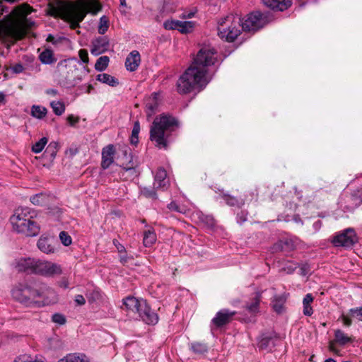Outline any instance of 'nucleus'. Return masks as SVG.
<instances>
[{
	"label": "nucleus",
	"instance_id": "obj_1",
	"mask_svg": "<svg viewBox=\"0 0 362 362\" xmlns=\"http://www.w3.org/2000/svg\"><path fill=\"white\" fill-rule=\"evenodd\" d=\"M217 62V52L210 45L202 47L197 52L191 66L180 76L177 81V90L187 94L202 88L211 80L209 67Z\"/></svg>",
	"mask_w": 362,
	"mask_h": 362
},
{
	"label": "nucleus",
	"instance_id": "obj_2",
	"mask_svg": "<svg viewBox=\"0 0 362 362\" xmlns=\"http://www.w3.org/2000/svg\"><path fill=\"white\" fill-rule=\"evenodd\" d=\"M11 295L27 307H41L57 300L54 289L42 281L20 283L12 289Z\"/></svg>",
	"mask_w": 362,
	"mask_h": 362
},
{
	"label": "nucleus",
	"instance_id": "obj_3",
	"mask_svg": "<svg viewBox=\"0 0 362 362\" xmlns=\"http://www.w3.org/2000/svg\"><path fill=\"white\" fill-rule=\"evenodd\" d=\"M265 24V20L260 12L251 13L245 20L239 17L228 16L220 20L218 27V34L222 39L228 42L234 41L240 33L239 26L245 31H257Z\"/></svg>",
	"mask_w": 362,
	"mask_h": 362
},
{
	"label": "nucleus",
	"instance_id": "obj_4",
	"mask_svg": "<svg viewBox=\"0 0 362 362\" xmlns=\"http://www.w3.org/2000/svg\"><path fill=\"white\" fill-rule=\"evenodd\" d=\"M100 9V6L98 2L92 1L86 5L82 0H77L75 3L59 1L56 6H52V15L60 16L69 22L72 29L79 27V23L88 11L95 14Z\"/></svg>",
	"mask_w": 362,
	"mask_h": 362
},
{
	"label": "nucleus",
	"instance_id": "obj_5",
	"mask_svg": "<svg viewBox=\"0 0 362 362\" xmlns=\"http://www.w3.org/2000/svg\"><path fill=\"white\" fill-rule=\"evenodd\" d=\"M178 125L177 120L171 115H162L156 117L150 129V139L159 148H167L169 132Z\"/></svg>",
	"mask_w": 362,
	"mask_h": 362
},
{
	"label": "nucleus",
	"instance_id": "obj_6",
	"mask_svg": "<svg viewBox=\"0 0 362 362\" xmlns=\"http://www.w3.org/2000/svg\"><path fill=\"white\" fill-rule=\"evenodd\" d=\"M122 305L129 314H134L136 319L141 320L147 325H155L158 321V315L152 311L147 301L143 298L129 296L122 300Z\"/></svg>",
	"mask_w": 362,
	"mask_h": 362
},
{
	"label": "nucleus",
	"instance_id": "obj_7",
	"mask_svg": "<svg viewBox=\"0 0 362 362\" xmlns=\"http://www.w3.org/2000/svg\"><path fill=\"white\" fill-rule=\"evenodd\" d=\"M28 208L18 209L11 217L10 221L13 229L18 233L25 236L34 237L39 234L40 228L32 219Z\"/></svg>",
	"mask_w": 362,
	"mask_h": 362
},
{
	"label": "nucleus",
	"instance_id": "obj_8",
	"mask_svg": "<svg viewBox=\"0 0 362 362\" xmlns=\"http://www.w3.org/2000/svg\"><path fill=\"white\" fill-rule=\"evenodd\" d=\"M36 275L54 278L63 274L62 266L56 262L38 259Z\"/></svg>",
	"mask_w": 362,
	"mask_h": 362
},
{
	"label": "nucleus",
	"instance_id": "obj_9",
	"mask_svg": "<svg viewBox=\"0 0 362 362\" xmlns=\"http://www.w3.org/2000/svg\"><path fill=\"white\" fill-rule=\"evenodd\" d=\"M38 259L33 257H21L15 262V268L19 272L27 274H35Z\"/></svg>",
	"mask_w": 362,
	"mask_h": 362
},
{
	"label": "nucleus",
	"instance_id": "obj_10",
	"mask_svg": "<svg viewBox=\"0 0 362 362\" xmlns=\"http://www.w3.org/2000/svg\"><path fill=\"white\" fill-rule=\"evenodd\" d=\"M2 32L6 37L15 40L22 39L26 34L24 25L18 22L7 24L3 28Z\"/></svg>",
	"mask_w": 362,
	"mask_h": 362
},
{
	"label": "nucleus",
	"instance_id": "obj_11",
	"mask_svg": "<svg viewBox=\"0 0 362 362\" xmlns=\"http://www.w3.org/2000/svg\"><path fill=\"white\" fill-rule=\"evenodd\" d=\"M357 242V237L353 228H347L342 233L334 237L335 246L351 247Z\"/></svg>",
	"mask_w": 362,
	"mask_h": 362
},
{
	"label": "nucleus",
	"instance_id": "obj_12",
	"mask_svg": "<svg viewBox=\"0 0 362 362\" xmlns=\"http://www.w3.org/2000/svg\"><path fill=\"white\" fill-rule=\"evenodd\" d=\"M279 335L274 332L262 333L259 339L258 346L260 349L271 351L275 346Z\"/></svg>",
	"mask_w": 362,
	"mask_h": 362
},
{
	"label": "nucleus",
	"instance_id": "obj_13",
	"mask_svg": "<svg viewBox=\"0 0 362 362\" xmlns=\"http://www.w3.org/2000/svg\"><path fill=\"white\" fill-rule=\"evenodd\" d=\"M235 313L236 312L231 311L228 309H222L216 314L211 322L216 327H221L229 323Z\"/></svg>",
	"mask_w": 362,
	"mask_h": 362
},
{
	"label": "nucleus",
	"instance_id": "obj_14",
	"mask_svg": "<svg viewBox=\"0 0 362 362\" xmlns=\"http://www.w3.org/2000/svg\"><path fill=\"white\" fill-rule=\"evenodd\" d=\"M109 47V40L107 37H98L92 41L90 53L95 56L105 52Z\"/></svg>",
	"mask_w": 362,
	"mask_h": 362
},
{
	"label": "nucleus",
	"instance_id": "obj_15",
	"mask_svg": "<svg viewBox=\"0 0 362 362\" xmlns=\"http://www.w3.org/2000/svg\"><path fill=\"white\" fill-rule=\"evenodd\" d=\"M38 249L45 254H53L55 252L54 240L51 236L42 235L37 243Z\"/></svg>",
	"mask_w": 362,
	"mask_h": 362
},
{
	"label": "nucleus",
	"instance_id": "obj_16",
	"mask_svg": "<svg viewBox=\"0 0 362 362\" xmlns=\"http://www.w3.org/2000/svg\"><path fill=\"white\" fill-rule=\"evenodd\" d=\"M115 154V148L112 144H109L103 148L101 167L103 169L108 168L112 164Z\"/></svg>",
	"mask_w": 362,
	"mask_h": 362
},
{
	"label": "nucleus",
	"instance_id": "obj_17",
	"mask_svg": "<svg viewBox=\"0 0 362 362\" xmlns=\"http://www.w3.org/2000/svg\"><path fill=\"white\" fill-rule=\"evenodd\" d=\"M169 185L167 179V173L163 168H160L156 173L154 179V188L157 189H165Z\"/></svg>",
	"mask_w": 362,
	"mask_h": 362
},
{
	"label": "nucleus",
	"instance_id": "obj_18",
	"mask_svg": "<svg viewBox=\"0 0 362 362\" xmlns=\"http://www.w3.org/2000/svg\"><path fill=\"white\" fill-rule=\"evenodd\" d=\"M137 164L131 158L129 163L122 168L120 172L121 177L124 180H132L138 175Z\"/></svg>",
	"mask_w": 362,
	"mask_h": 362
},
{
	"label": "nucleus",
	"instance_id": "obj_19",
	"mask_svg": "<svg viewBox=\"0 0 362 362\" xmlns=\"http://www.w3.org/2000/svg\"><path fill=\"white\" fill-rule=\"evenodd\" d=\"M264 4L272 10L284 11L291 6L292 0H262Z\"/></svg>",
	"mask_w": 362,
	"mask_h": 362
},
{
	"label": "nucleus",
	"instance_id": "obj_20",
	"mask_svg": "<svg viewBox=\"0 0 362 362\" xmlns=\"http://www.w3.org/2000/svg\"><path fill=\"white\" fill-rule=\"evenodd\" d=\"M141 62L139 52L134 50L127 57L125 66L129 71H134L137 69Z\"/></svg>",
	"mask_w": 362,
	"mask_h": 362
},
{
	"label": "nucleus",
	"instance_id": "obj_21",
	"mask_svg": "<svg viewBox=\"0 0 362 362\" xmlns=\"http://www.w3.org/2000/svg\"><path fill=\"white\" fill-rule=\"evenodd\" d=\"M286 300V296L285 294L274 296L272 300V305L274 310L277 313H283Z\"/></svg>",
	"mask_w": 362,
	"mask_h": 362
},
{
	"label": "nucleus",
	"instance_id": "obj_22",
	"mask_svg": "<svg viewBox=\"0 0 362 362\" xmlns=\"http://www.w3.org/2000/svg\"><path fill=\"white\" fill-rule=\"evenodd\" d=\"M221 197L225 201L226 204L230 206L240 208L245 204V199L231 196L226 193H222Z\"/></svg>",
	"mask_w": 362,
	"mask_h": 362
},
{
	"label": "nucleus",
	"instance_id": "obj_23",
	"mask_svg": "<svg viewBox=\"0 0 362 362\" xmlns=\"http://www.w3.org/2000/svg\"><path fill=\"white\" fill-rule=\"evenodd\" d=\"M40 61L44 64H52L57 62L54 52L51 49H45L39 55Z\"/></svg>",
	"mask_w": 362,
	"mask_h": 362
},
{
	"label": "nucleus",
	"instance_id": "obj_24",
	"mask_svg": "<svg viewBox=\"0 0 362 362\" xmlns=\"http://www.w3.org/2000/svg\"><path fill=\"white\" fill-rule=\"evenodd\" d=\"M334 337L336 343L341 346H344L346 344L353 342V338L349 337L342 330L337 329L334 332Z\"/></svg>",
	"mask_w": 362,
	"mask_h": 362
},
{
	"label": "nucleus",
	"instance_id": "obj_25",
	"mask_svg": "<svg viewBox=\"0 0 362 362\" xmlns=\"http://www.w3.org/2000/svg\"><path fill=\"white\" fill-rule=\"evenodd\" d=\"M97 80L112 87H115L119 84V81L116 78L105 73L98 74Z\"/></svg>",
	"mask_w": 362,
	"mask_h": 362
},
{
	"label": "nucleus",
	"instance_id": "obj_26",
	"mask_svg": "<svg viewBox=\"0 0 362 362\" xmlns=\"http://www.w3.org/2000/svg\"><path fill=\"white\" fill-rule=\"evenodd\" d=\"M156 241V235L153 229H148L144 232L143 243L145 247L152 246Z\"/></svg>",
	"mask_w": 362,
	"mask_h": 362
},
{
	"label": "nucleus",
	"instance_id": "obj_27",
	"mask_svg": "<svg viewBox=\"0 0 362 362\" xmlns=\"http://www.w3.org/2000/svg\"><path fill=\"white\" fill-rule=\"evenodd\" d=\"M313 301V297L311 293H308L305 296L303 300V314L306 316H311L313 313V310L311 303Z\"/></svg>",
	"mask_w": 362,
	"mask_h": 362
},
{
	"label": "nucleus",
	"instance_id": "obj_28",
	"mask_svg": "<svg viewBox=\"0 0 362 362\" xmlns=\"http://www.w3.org/2000/svg\"><path fill=\"white\" fill-rule=\"evenodd\" d=\"M58 362H89L88 358L83 354H69Z\"/></svg>",
	"mask_w": 362,
	"mask_h": 362
},
{
	"label": "nucleus",
	"instance_id": "obj_29",
	"mask_svg": "<svg viewBox=\"0 0 362 362\" xmlns=\"http://www.w3.org/2000/svg\"><path fill=\"white\" fill-rule=\"evenodd\" d=\"M47 108L40 105H33L31 115L37 119H42L47 115Z\"/></svg>",
	"mask_w": 362,
	"mask_h": 362
},
{
	"label": "nucleus",
	"instance_id": "obj_30",
	"mask_svg": "<svg viewBox=\"0 0 362 362\" xmlns=\"http://www.w3.org/2000/svg\"><path fill=\"white\" fill-rule=\"evenodd\" d=\"M191 350L197 354H204L208 351L206 344L201 342H193L190 345Z\"/></svg>",
	"mask_w": 362,
	"mask_h": 362
},
{
	"label": "nucleus",
	"instance_id": "obj_31",
	"mask_svg": "<svg viewBox=\"0 0 362 362\" xmlns=\"http://www.w3.org/2000/svg\"><path fill=\"white\" fill-rule=\"evenodd\" d=\"M194 25L192 21H180L177 30L183 34L189 33L192 31Z\"/></svg>",
	"mask_w": 362,
	"mask_h": 362
},
{
	"label": "nucleus",
	"instance_id": "obj_32",
	"mask_svg": "<svg viewBox=\"0 0 362 362\" xmlns=\"http://www.w3.org/2000/svg\"><path fill=\"white\" fill-rule=\"evenodd\" d=\"M109 57L107 56H102L99 57L95 64V69L99 71H104L108 66Z\"/></svg>",
	"mask_w": 362,
	"mask_h": 362
},
{
	"label": "nucleus",
	"instance_id": "obj_33",
	"mask_svg": "<svg viewBox=\"0 0 362 362\" xmlns=\"http://www.w3.org/2000/svg\"><path fill=\"white\" fill-rule=\"evenodd\" d=\"M50 106L57 115H62L65 111V105L61 101H52L50 103Z\"/></svg>",
	"mask_w": 362,
	"mask_h": 362
},
{
	"label": "nucleus",
	"instance_id": "obj_34",
	"mask_svg": "<svg viewBox=\"0 0 362 362\" xmlns=\"http://www.w3.org/2000/svg\"><path fill=\"white\" fill-rule=\"evenodd\" d=\"M47 143V139L46 137L41 138L38 141H37L32 146L33 152H34L35 153H40L45 148Z\"/></svg>",
	"mask_w": 362,
	"mask_h": 362
},
{
	"label": "nucleus",
	"instance_id": "obj_35",
	"mask_svg": "<svg viewBox=\"0 0 362 362\" xmlns=\"http://www.w3.org/2000/svg\"><path fill=\"white\" fill-rule=\"evenodd\" d=\"M260 302L259 296L257 295L251 301V303L247 305V309L252 313H257Z\"/></svg>",
	"mask_w": 362,
	"mask_h": 362
},
{
	"label": "nucleus",
	"instance_id": "obj_36",
	"mask_svg": "<svg viewBox=\"0 0 362 362\" xmlns=\"http://www.w3.org/2000/svg\"><path fill=\"white\" fill-rule=\"evenodd\" d=\"M109 27V21L105 16H103L100 18L99 25H98V33L101 35L105 33Z\"/></svg>",
	"mask_w": 362,
	"mask_h": 362
},
{
	"label": "nucleus",
	"instance_id": "obj_37",
	"mask_svg": "<svg viewBox=\"0 0 362 362\" xmlns=\"http://www.w3.org/2000/svg\"><path fill=\"white\" fill-rule=\"evenodd\" d=\"M30 201L34 205H37V206L42 205L46 201V197L42 193L36 194L30 197Z\"/></svg>",
	"mask_w": 362,
	"mask_h": 362
},
{
	"label": "nucleus",
	"instance_id": "obj_38",
	"mask_svg": "<svg viewBox=\"0 0 362 362\" xmlns=\"http://www.w3.org/2000/svg\"><path fill=\"white\" fill-rule=\"evenodd\" d=\"M146 107L148 116H151L152 114L154 113L155 110L158 107V103L156 101V97H154L152 100L146 103Z\"/></svg>",
	"mask_w": 362,
	"mask_h": 362
},
{
	"label": "nucleus",
	"instance_id": "obj_39",
	"mask_svg": "<svg viewBox=\"0 0 362 362\" xmlns=\"http://www.w3.org/2000/svg\"><path fill=\"white\" fill-rule=\"evenodd\" d=\"M180 21L178 20L165 21L163 23V27L166 30H177Z\"/></svg>",
	"mask_w": 362,
	"mask_h": 362
},
{
	"label": "nucleus",
	"instance_id": "obj_40",
	"mask_svg": "<svg viewBox=\"0 0 362 362\" xmlns=\"http://www.w3.org/2000/svg\"><path fill=\"white\" fill-rule=\"evenodd\" d=\"M59 239L62 243L65 246H69L72 243L71 236L65 231H62L59 233Z\"/></svg>",
	"mask_w": 362,
	"mask_h": 362
},
{
	"label": "nucleus",
	"instance_id": "obj_41",
	"mask_svg": "<svg viewBox=\"0 0 362 362\" xmlns=\"http://www.w3.org/2000/svg\"><path fill=\"white\" fill-rule=\"evenodd\" d=\"M349 313L354 318H356L359 321H362V306L360 308L350 309Z\"/></svg>",
	"mask_w": 362,
	"mask_h": 362
},
{
	"label": "nucleus",
	"instance_id": "obj_42",
	"mask_svg": "<svg viewBox=\"0 0 362 362\" xmlns=\"http://www.w3.org/2000/svg\"><path fill=\"white\" fill-rule=\"evenodd\" d=\"M52 320L54 322L59 325H64L66 322V318L64 315L59 313L54 314L52 317Z\"/></svg>",
	"mask_w": 362,
	"mask_h": 362
},
{
	"label": "nucleus",
	"instance_id": "obj_43",
	"mask_svg": "<svg viewBox=\"0 0 362 362\" xmlns=\"http://www.w3.org/2000/svg\"><path fill=\"white\" fill-rule=\"evenodd\" d=\"M201 219L209 227H213L215 225V220L214 217L211 215H203Z\"/></svg>",
	"mask_w": 362,
	"mask_h": 362
},
{
	"label": "nucleus",
	"instance_id": "obj_44",
	"mask_svg": "<svg viewBox=\"0 0 362 362\" xmlns=\"http://www.w3.org/2000/svg\"><path fill=\"white\" fill-rule=\"evenodd\" d=\"M142 193L146 197H150V198H153V199L157 198V194H156V192H155L154 189L144 188L142 191Z\"/></svg>",
	"mask_w": 362,
	"mask_h": 362
},
{
	"label": "nucleus",
	"instance_id": "obj_45",
	"mask_svg": "<svg viewBox=\"0 0 362 362\" xmlns=\"http://www.w3.org/2000/svg\"><path fill=\"white\" fill-rule=\"evenodd\" d=\"M247 213L245 211H241L237 215L238 223L240 224L243 223L245 221H247Z\"/></svg>",
	"mask_w": 362,
	"mask_h": 362
},
{
	"label": "nucleus",
	"instance_id": "obj_46",
	"mask_svg": "<svg viewBox=\"0 0 362 362\" xmlns=\"http://www.w3.org/2000/svg\"><path fill=\"white\" fill-rule=\"evenodd\" d=\"M78 55L81 60L83 63H87L88 62V54L86 49H80L78 52Z\"/></svg>",
	"mask_w": 362,
	"mask_h": 362
},
{
	"label": "nucleus",
	"instance_id": "obj_47",
	"mask_svg": "<svg viewBox=\"0 0 362 362\" xmlns=\"http://www.w3.org/2000/svg\"><path fill=\"white\" fill-rule=\"evenodd\" d=\"M140 132V124L139 121H136L134 124L133 129L132 132V135L134 137L139 136V133Z\"/></svg>",
	"mask_w": 362,
	"mask_h": 362
},
{
	"label": "nucleus",
	"instance_id": "obj_48",
	"mask_svg": "<svg viewBox=\"0 0 362 362\" xmlns=\"http://www.w3.org/2000/svg\"><path fill=\"white\" fill-rule=\"evenodd\" d=\"M113 244L116 247L117 251L122 254V253H125L126 252V250H125V247H124V245H122V244H120L119 243L118 240H113Z\"/></svg>",
	"mask_w": 362,
	"mask_h": 362
},
{
	"label": "nucleus",
	"instance_id": "obj_49",
	"mask_svg": "<svg viewBox=\"0 0 362 362\" xmlns=\"http://www.w3.org/2000/svg\"><path fill=\"white\" fill-rule=\"evenodd\" d=\"M11 69H12L13 73H15V74H20V73H22L23 71L24 67H23V66L21 64L18 63V64H16L14 66H13L11 67Z\"/></svg>",
	"mask_w": 362,
	"mask_h": 362
},
{
	"label": "nucleus",
	"instance_id": "obj_50",
	"mask_svg": "<svg viewBox=\"0 0 362 362\" xmlns=\"http://www.w3.org/2000/svg\"><path fill=\"white\" fill-rule=\"evenodd\" d=\"M168 208L171 211L182 213V211L180 209V206L174 202H172L168 204Z\"/></svg>",
	"mask_w": 362,
	"mask_h": 362
},
{
	"label": "nucleus",
	"instance_id": "obj_51",
	"mask_svg": "<svg viewBox=\"0 0 362 362\" xmlns=\"http://www.w3.org/2000/svg\"><path fill=\"white\" fill-rule=\"evenodd\" d=\"M351 318L354 317L350 315L349 312L346 315H343L342 319L344 324L346 326H350L352 323Z\"/></svg>",
	"mask_w": 362,
	"mask_h": 362
},
{
	"label": "nucleus",
	"instance_id": "obj_52",
	"mask_svg": "<svg viewBox=\"0 0 362 362\" xmlns=\"http://www.w3.org/2000/svg\"><path fill=\"white\" fill-rule=\"evenodd\" d=\"M287 244H288L287 241H279L274 245L273 249L276 252L279 251V250H282L284 249V245H287Z\"/></svg>",
	"mask_w": 362,
	"mask_h": 362
},
{
	"label": "nucleus",
	"instance_id": "obj_53",
	"mask_svg": "<svg viewBox=\"0 0 362 362\" xmlns=\"http://www.w3.org/2000/svg\"><path fill=\"white\" fill-rule=\"evenodd\" d=\"M76 303L78 305H83L86 303V300L82 295H76L74 299Z\"/></svg>",
	"mask_w": 362,
	"mask_h": 362
},
{
	"label": "nucleus",
	"instance_id": "obj_54",
	"mask_svg": "<svg viewBox=\"0 0 362 362\" xmlns=\"http://www.w3.org/2000/svg\"><path fill=\"white\" fill-rule=\"evenodd\" d=\"M67 121L71 125H74L79 121V118L74 117L73 115H70L67 117Z\"/></svg>",
	"mask_w": 362,
	"mask_h": 362
},
{
	"label": "nucleus",
	"instance_id": "obj_55",
	"mask_svg": "<svg viewBox=\"0 0 362 362\" xmlns=\"http://www.w3.org/2000/svg\"><path fill=\"white\" fill-rule=\"evenodd\" d=\"M59 286L64 288H67L69 287V282L66 279H62L59 283Z\"/></svg>",
	"mask_w": 362,
	"mask_h": 362
},
{
	"label": "nucleus",
	"instance_id": "obj_56",
	"mask_svg": "<svg viewBox=\"0 0 362 362\" xmlns=\"http://www.w3.org/2000/svg\"><path fill=\"white\" fill-rule=\"evenodd\" d=\"M47 42H52V43H53V44H56V43H57V41L55 40L54 37L52 35H51V34H49V35L47 36Z\"/></svg>",
	"mask_w": 362,
	"mask_h": 362
},
{
	"label": "nucleus",
	"instance_id": "obj_57",
	"mask_svg": "<svg viewBox=\"0 0 362 362\" xmlns=\"http://www.w3.org/2000/svg\"><path fill=\"white\" fill-rule=\"evenodd\" d=\"M127 256L126 255V252L125 253H122L120 255V261L122 262V263H126L127 262Z\"/></svg>",
	"mask_w": 362,
	"mask_h": 362
},
{
	"label": "nucleus",
	"instance_id": "obj_58",
	"mask_svg": "<svg viewBox=\"0 0 362 362\" xmlns=\"http://www.w3.org/2000/svg\"><path fill=\"white\" fill-rule=\"evenodd\" d=\"M139 141V137L138 136H136L134 137V136L132 135L131 136V143L132 144H136Z\"/></svg>",
	"mask_w": 362,
	"mask_h": 362
},
{
	"label": "nucleus",
	"instance_id": "obj_59",
	"mask_svg": "<svg viewBox=\"0 0 362 362\" xmlns=\"http://www.w3.org/2000/svg\"><path fill=\"white\" fill-rule=\"evenodd\" d=\"M47 94H51V95H57V90H55V89H48V90H47Z\"/></svg>",
	"mask_w": 362,
	"mask_h": 362
},
{
	"label": "nucleus",
	"instance_id": "obj_60",
	"mask_svg": "<svg viewBox=\"0 0 362 362\" xmlns=\"http://www.w3.org/2000/svg\"><path fill=\"white\" fill-rule=\"evenodd\" d=\"M6 101L5 100V95L4 93L0 92V103H4Z\"/></svg>",
	"mask_w": 362,
	"mask_h": 362
},
{
	"label": "nucleus",
	"instance_id": "obj_61",
	"mask_svg": "<svg viewBox=\"0 0 362 362\" xmlns=\"http://www.w3.org/2000/svg\"><path fill=\"white\" fill-rule=\"evenodd\" d=\"M329 347V350L332 351V352H337V350L334 346V342H330Z\"/></svg>",
	"mask_w": 362,
	"mask_h": 362
},
{
	"label": "nucleus",
	"instance_id": "obj_62",
	"mask_svg": "<svg viewBox=\"0 0 362 362\" xmlns=\"http://www.w3.org/2000/svg\"><path fill=\"white\" fill-rule=\"evenodd\" d=\"M66 62V60L60 61L57 64V67L59 68V66H63Z\"/></svg>",
	"mask_w": 362,
	"mask_h": 362
},
{
	"label": "nucleus",
	"instance_id": "obj_63",
	"mask_svg": "<svg viewBox=\"0 0 362 362\" xmlns=\"http://www.w3.org/2000/svg\"><path fill=\"white\" fill-rule=\"evenodd\" d=\"M119 1H120V6H127L126 0H119Z\"/></svg>",
	"mask_w": 362,
	"mask_h": 362
},
{
	"label": "nucleus",
	"instance_id": "obj_64",
	"mask_svg": "<svg viewBox=\"0 0 362 362\" xmlns=\"http://www.w3.org/2000/svg\"><path fill=\"white\" fill-rule=\"evenodd\" d=\"M324 362H337L334 359L329 358L326 359Z\"/></svg>",
	"mask_w": 362,
	"mask_h": 362
}]
</instances>
